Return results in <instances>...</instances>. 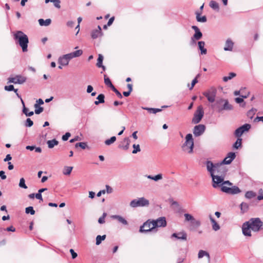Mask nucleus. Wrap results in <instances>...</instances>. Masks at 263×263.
<instances>
[{"instance_id": "1", "label": "nucleus", "mask_w": 263, "mask_h": 263, "mask_svg": "<svg viewBox=\"0 0 263 263\" xmlns=\"http://www.w3.org/2000/svg\"><path fill=\"white\" fill-rule=\"evenodd\" d=\"M207 171L210 174L213 182V187L216 188L219 186L224 179L226 171L220 163H213L211 161L205 162Z\"/></svg>"}, {"instance_id": "2", "label": "nucleus", "mask_w": 263, "mask_h": 263, "mask_svg": "<svg viewBox=\"0 0 263 263\" xmlns=\"http://www.w3.org/2000/svg\"><path fill=\"white\" fill-rule=\"evenodd\" d=\"M193 135L191 133H188L184 137V142L181 146L182 150L185 153L192 154L193 153Z\"/></svg>"}, {"instance_id": "3", "label": "nucleus", "mask_w": 263, "mask_h": 263, "mask_svg": "<svg viewBox=\"0 0 263 263\" xmlns=\"http://www.w3.org/2000/svg\"><path fill=\"white\" fill-rule=\"evenodd\" d=\"M14 39L17 41L24 52L28 51V37L26 34L21 31H17L14 34Z\"/></svg>"}, {"instance_id": "4", "label": "nucleus", "mask_w": 263, "mask_h": 263, "mask_svg": "<svg viewBox=\"0 0 263 263\" xmlns=\"http://www.w3.org/2000/svg\"><path fill=\"white\" fill-rule=\"evenodd\" d=\"M221 185L222 192L229 194H237L241 192L240 190L236 186H233L232 183L229 181H223L219 185Z\"/></svg>"}, {"instance_id": "5", "label": "nucleus", "mask_w": 263, "mask_h": 263, "mask_svg": "<svg viewBox=\"0 0 263 263\" xmlns=\"http://www.w3.org/2000/svg\"><path fill=\"white\" fill-rule=\"evenodd\" d=\"M214 106L218 112H221L223 110H232L233 109L232 105L229 103V101L222 98L217 99Z\"/></svg>"}, {"instance_id": "6", "label": "nucleus", "mask_w": 263, "mask_h": 263, "mask_svg": "<svg viewBox=\"0 0 263 263\" xmlns=\"http://www.w3.org/2000/svg\"><path fill=\"white\" fill-rule=\"evenodd\" d=\"M149 205V201L145 197H140L132 200L129 205L132 208L147 207Z\"/></svg>"}, {"instance_id": "7", "label": "nucleus", "mask_w": 263, "mask_h": 263, "mask_svg": "<svg viewBox=\"0 0 263 263\" xmlns=\"http://www.w3.org/2000/svg\"><path fill=\"white\" fill-rule=\"evenodd\" d=\"M250 223V226L251 228V230L254 232H258L262 226V222L259 218H252L248 221Z\"/></svg>"}, {"instance_id": "8", "label": "nucleus", "mask_w": 263, "mask_h": 263, "mask_svg": "<svg viewBox=\"0 0 263 263\" xmlns=\"http://www.w3.org/2000/svg\"><path fill=\"white\" fill-rule=\"evenodd\" d=\"M217 93V90L214 87H211L203 92L208 101L210 103H213L215 101V98Z\"/></svg>"}, {"instance_id": "9", "label": "nucleus", "mask_w": 263, "mask_h": 263, "mask_svg": "<svg viewBox=\"0 0 263 263\" xmlns=\"http://www.w3.org/2000/svg\"><path fill=\"white\" fill-rule=\"evenodd\" d=\"M153 221L151 220H148L145 222L140 227L139 231L141 233L148 232L152 231L155 230V228H153Z\"/></svg>"}, {"instance_id": "10", "label": "nucleus", "mask_w": 263, "mask_h": 263, "mask_svg": "<svg viewBox=\"0 0 263 263\" xmlns=\"http://www.w3.org/2000/svg\"><path fill=\"white\" fill-rule=\"evenodd\" d=\"M203 110L202 106H199L197 110L195 112L194 116L192 119V122L194 123H199L203 116Z\"/></svg>"}, {"instance_id": "11", "label": "nucleus", "mask_w": 263, "mask_h": 263, "mask_svg": "<svg viewBox=\"0 0 263 263\" xmlns=\"http://www.w3.org/2000/svg\"><path fill=\"white\" fill-rule=\"evenodd\" d=\"M27 80L26 77L18 74L14 77H10L8 79L9 83H12L14 84H22L25 83Z\"/></svg>"}, {"instance_id": "12", "label": "nucleus", "mask_w": 263, "mask_h": 263, "mask_svg": "<svg viewBox=\"0 0 263 263\" xmlns=\"http://www.w3.org/2000/svg\"><path fill=\"white\" fill-rule=\"evenodd\" d=\"M153 223V228L155 229L157 228L165 227L167 223L164 217H161L156 220H152Z\"/></svg>"}, {"instance_id": "13", "label": "nucleus", "mask_w": 263, "mask_h": 263, "mask_svg": "<svg viewBox=\"0 0 263 263\" xmlns=\"http://www.w3.org/2000/svg\"><path fill=\"white\" fill-rule=\"evenodd\" d=\"M185 220L186 221H191V224L196 227H198L200 226V222L199 220L195 219L194 217L188 213H185L184 215Z\"/></svg>"}, {"instance_id": "14", "label": "nucleus", "mask_w": 263, "mask_h": 263, "mask_svg": "<svg viewBox=\"0 0 263 263\" xmlns=\"http://www.w3.org/2000/svg\"><path fill=\"white\" fill-rule=\"evenodd\" d=\"M251 228L250 226V223L248 221L245 222L242 226V233L245 236H251Z\"/></svg>"}, {"instance_id": "15", "label": "nucleus", "mask_w": 263, "mask_h": 263, "mask_svg": "<svg viewBox=\"0 0 263 263\" xmlns=\"http://www.w3.org/2000/svg\"><path fill=\"white\" fill-rule=\"evenodd\" d=\"M236 155L235 153L230 152L228 153L227 156L223 159L222 162L220 163L222 164H229L232 161L235 159Z\"/></svg>"}, {"instance_id": "16", "label": "nucleus", "mask_w": 263, "mask_h": 263, "mask_svg": "<svg viewBox=\"0 0 263 263\" xmlns=\"http://www.w3.org/2000/svg\"><path fill=\"white\" fill-rule=\"evenodd\" d=\"M176 238L177 239L186 240L187 238L186 234L184 232H181L178 233H173L171 235V238Z\"/></svg>"}, {"instance_id": "17", "label": "nucleus", "mask_w": 263, "mask_h": 263, "mask_svg": "<svg viewBox=\"0 0 263 263\" xmlns=\"http://www.w3.org/2000/svg\"><path fill=\"white\" fill-rule=\"evenodd\" d=\"M129 138H126L121 142L119 147L124 150H127L129 147Z\"/></svg>"}, {"instance_id": "18", "label": "nucleus", "mask_w": 263, "mask_h": 263, "mask_svg": "<svg viewBox=\"0 0 263 263\" xmlns=\"http://www.w3.org/2000/svg\"><path fill=\"white\" fill-rule=\"evenodd\" d=\"M102 35V30L100 26H98L97 29L93 30L91 33V36L93 39H96Z\"/></svg>"}, {"instance_id": "19", "label": "nucleus", "mask_w": 263, "mask_h": 263, "mask_svg": "<svg viewBox=\"0 0 263 263\" xmlns=\"http://www.w3.org/2000/svg\"><path fill=\"white\" fill-rule=\"evenodd\" d=\"M16 96L18 98H19L21 100V103L23 105V112L24 114H25L26 115V116H31L33 115V111H30L29 113H27V110H28V108H27L26 107H25V103H24V102L23 101V100L22 99V98H21V96L18 93H16Z\"/></svg>"}, {"instance_id": "20", "label": "nucleus", "mask_w": 263, "mask_h": 263, "mask_svg": "<svg viewBox=\"0 0 263 263\" xmlns=\"http://www.w3.org/2000/svg\"><path fill=\"white\" fill-rule=\"evenodd\" d=\"M233 46L234 43L231 39H229L227 40L226 42L224 50L225 51H232L233 48Z\"/></svg>"}, {"instance_id": "21", "label": "nucleus", "mask_w": 263, "mask_h": 263, "mask_svg": "<svg viewBox=\"0 0 263 263\" xmlns=\"http://www.w3.org/2000/svg\"><path fill=\"white\" fill-rule=\"evenodd\" d=\"M243 133H235V136L236 137L239 138L241 136ZM241 145V139L238 138L237 141L235 142V143L234 144V147L237 149L239 147H240Z\"/></svg>"}, {"instance_id": "22", "label": "nucleus", "mask_w": 263, "mask_h": 263, "mask_svg": "<svg viewBox=\"0 0 263 263\" xmlns=\"http://www.w3.org/2000/svg\"><path fill=\"white\" fill-rule=\"evenodd\" d=\"M111 217L112 219H117L119 222L121 223L124 225H127L128 224L127 220L121 216L115 215H112Z\"/></svg>"}, {"instance_id": "23", "label": "nucleus", "mask_w": 263, "mask_h": 263, "mask_svg": "<svg viewBox=\"0 0 263 263\" xmlns=\"http://www.w3.org/2000/svg\"><path fill=\"white\" fill-rule=\"evenodd\" d=\"M198 48L200 50L201 54H206L207 53V50L204 48L205 43L203 41H199L198 42Z\"/></svg>"}, {"instance_id": "24", "label": "nucleus", "mask_w": 263, "mask_h": 263, "mask_svg": "<svg viewBox=\"0 0 263 263\" xmlns=\"http://www.w3.org/2000/svg\"><path fill=\"white\" fill-rule=\"evenodd\" d=\"M203 257H206L209 261L210 260V256L209 253L204 250H201L199 251L198 254V258L201 259Z\"/></svg>"}, {"instance_id": "25", "label": "nucleus", "mask_w": 263, "mask_h": 263, "mask_svg": "<svg viewBox=\"0 0 263 263\" xmlns=\"http://www.w3.org/2000/svg\"><path fill=\"white\" fill-rule=\"evenodd\" d=\"M251 127L250 124L246 123L237 128L235 132H248L251 128Z\"/></svg>"}, {"instance_id": "26", "label": "nucleus", "mask_w": 263, "mask_h": 263, "mask_svg": "<svg viewBox=\"0 0 263 263\" xmlns=\"http://www.w3.org/2000/svg\"><path fill=\"white\" fill-rule=\"evenodd\" d=\"M51 22V20L50 18L46 19V20H44L42 18H40L39 20V23L40 26H49Z\"/></svg>"}, {"instance_id": "27", "label": "nucleus", "mask_w": 263, "mask_h": 263, "mask_svg": "<svg viewBox=\"0 0 263 263\" xmlns=\"http://www.w3.org/2000/svg\"><path fill=\"white\" fill-rule=\"evenodd\" d=\"M210 221L212 224V229L215 231H217L220 229V226L217 222L214 220V219L210 217Z\"/></svg>"}, {"instance_id": "28", "label": "nucleus", "mask_w": 263, "mask_h": 263, "mask_svg": "<svg viewBox=\"0 0 263 263\" xmlns=\"http://www.w3.org/2000/svg\"><path fill=\"white\" fill-rule=\"evenodd\" d=\"M209 6L214 10L218 11L219 10V4L216 1H211L209 3Z\"/></svg>"}, {"instance_id": "29", "label": "nucleus", "mask_w": 263, "mask_h": 263, "mask_svg": "<svg viewBox=\"0 0 263 263\" xmlns=\"http://www.w3.org/2000/svg\"><path fill=\"white\" fill-rule=\"evenodd\" d=\"M58 62L62 66H66L69 63V61L64 57V55L60 57L59 58Z\"/></svg>"}, {"instance_id": "30", "label": "nucleus", "mask_w": 263, "mask_h": 263, "mask_svg": "<svg viewBox=\"0 0 263 263\" xmlns=\"http://www.w3.org/2000/svg\"><path fill=\"white\" fill-rule=\"evenodd\" d=\"M59 143V142L55 139H52L51 140H48L47 142V144L48 145V147L49 148H52L54 146L57 145Z\"/></svg>"}, {"instance_id": "31", "label": "nucleus", "mask_w": 263, "mask_h": 263, "mask_svg": "<svg viewBox=\"0 0 263 263\" xmlns=\"http://www.w3.org/2000/svg\"><path fill=\"white\" fill-rule=\"evenodd\" d=\"M73 169L72 166H65L63 168V174L64 175H69Z\"/></svg>"}, {"instance_id": "32", "label": "nucleus", "mask_w": 263, "mask_h": 263, "mask_svg": "<svg viewBox=\"0 0 263 263\" xmlns=\"http://www.w3.org/2000/svg\"><path fill=\"white\" fill-rule=\"evenodd\" d=\"M147 178L148 179L153 180L155 181H157L161 180L162 179V175L161 174H159L155 176L148 175V176H147Z\"/></svg>"}, {"instance_id": "33", "label": "nucleus", "mask_w": 263, "mask_h": 263, "mask_svg": "<svg viewBox=\"0 0 263 263\" xmlns=\"http://www.w3.org/2000/svg\"><path fill=\"white\" fill-rule=\"evenodd\" d=\"M205 129V127L204 125L199 124L194 127L193 132H204Z\"/></svg>"}, {"instance_id": "34", "label": "nucleus", "mask_w": 263, "mask_h": 263, "mask_svg": "<svg viewBox=\"0 0 263 263\" xmlns=\"http://www.w3.org/2000/svg\"><path fill=\"white\" fill-rule=\"evenodd\" d=\"M104 98L105 96L103 94H100L97 97V99L98 100V101H96L95 102V104L96 105H98L99 103H103L104 102Z\"/></svg>"}, {"instance_id": "35", "label": "nucleus", "mask_w": 263, "mask_h": 263, "mask_svg": "<svg viewBox=\"0 0 263 263\" xmlns=\"http://www.w3.org/2000/svg\"><path fill=\"white\" fill-rule=\"evenodd\" d=\"M196 20L198 22L202 23H205L207 21L206 17L205 15L201 16L198 13H196Z\"/></svg>"}, {"instance_id": "36", "label": "nucleus", "mask_w": 263, "mask_h": 263, "mask_svg": "<svg viewBox=\"0 0 263 263\" xmlns=\"http://www.w3.org/2000/svg\"><path fill=\"white\" fill-rule=\"evenodd\" d=\"M104 83L106 85L111 88L114 86L112 85L110 80L109 78L107 77L106 75H104Z\"/></svg>"}, {"instance_id": "37", "label": "nucleus", "mask_w": 263, "mask_h": 263, "mask_svg": "<svg viewBox=\"0 0 263 263\" xmlns=\"http://www.w3.org/2000/svg\"><path fill=\"white\" fill-rule=\"evenodd\" d=\"M236 76V73L234 72H230L228 76H226L223 78V81L224 82H227L229 80H231L232 78L235 77Z\"/></svg>"}, {"instance_id": "38", "label": "nucleus", "mask_w": 263, "mask_h": 263, "mask_svg": "<svg viewBox=\"0 0 263 263\" xmlns=\"http://www.w3.org/2000/svg\"><path fill=\"white\" fill-rule=\"evenodd\" d=\"M103 60V56L102 54H99V56H98V60H97V63L96 64V65L98 67L100 68V67H101V66H103V64H102Z\"/></svg>"}, {"instance_id": "39", "label": "nucleus", "mask_w": 263, "mask_h": 263, "mask_svg": "<svg viewBox=\"0 0 263 263\" xmlns=\"http://www.w3.org/2000/svg\"><path fill=\"white\" fill-rule=\"evenodd\" d=\"M105 238H106L105 235H104L102 236L98 235L96 237V245H99L103 240H105Z\"/></svg>"}, {"instance_id": "40", "label": "nucleus", "mask_w": 263, "mask_h": 263, "mask_svg": "<svg viewBox=\"0 0 263 263\" xmlns=\"http://www.w3.org/2000/svg\"><path fill=\"white\" fill-rule=\"evenodd\" d=\"M256 196V193L253 191H248L246 193L245 197L248 199H251Z\"/></svg>"}, {"instance_id": "41", "label": "nucleus", "mask_w": 263, "mask_h": 263, "mask_svg": "<svg viewBox=\"0 0 263 263\" xmlns=\"http://www.w3.org/2000/svg\"><path fill=\"white\" fill-rule=\"evenodd\" d=\"M34 106L35 108L34 112L36 114H40L43 111V108L40 107L38 104H35Z\"/></svg>"}, {"instance_id": "42", "label": "nucleus", "mask_w": 263, "mask_h": 263, "mask_svg": "<svg viewBox=\"0 0 263 263\" xmlns=\"http://www.w3.org/2000/svg\"><path fill=\"white\" fill-rule=\"evenodd\" d=\"M116 140V137L115 136L111 137L110 139H107L105 141V144L107 145H109L114 143Z\"/></svg>"}, {"instance_id": "43", "label": "nucleus", "mask_w": 263, "mask_h": 263, "mask_svg": "<svg viewBox=\"0 0 263 263\" xmlns=\"http://www.w3.org/2000/svg\"><path fill=\"white\" fill-rule=\"evenodd\" d=\"M71 53L73 58H77L80 57L83 54V51L82 50L80 49L74 52H72Z\"/></svg>"}, {"instance_id": "44", "label": "nucleus", "mask_w": 263, "mask_h": 263, "mask_svg": "<svg viewBox=\"0 0 263 263\" xmlns=\"http://www.w3.org/2000/svg\"><path fill=\"white\" fill-rule=\"evenodd\" d=\"M19 186L21 188H23L24 189H27V186L25 184V180L24 178H22L20 179L19 182Z\"/></svg>"}, {"instance_id": "45", "label": "nucleus", "mask_w": 263, "mask_h": 263, "mask_svg": "<svg viewBox=\"0 0 263 263\" xmlns=\"http://www.w3.org/2000/svg\"><path fill=\"white\" fill-rule=\"evenodd\" d=\"M4 88H5V90L9 91H14L16 93H17V89H14V86L12 85H10L9 86H5Z\"/></svg>"}, {"instance_id": "46", "label": "nucleus", "mask_w": 263, "mask_h": 263, "mask_svg": "<svg viewBox=\"0 0 263 263\" xmlns=\"http://www.w3.org/2000/svg\"><path fill=\"white\" fill-rule=\"evenodd\" d=\"M193 38L196 39L197 40H200L202 36V32L199 30L197 32H195V34L193 35Z\"/></svg>"}, {"instance_id": "47", "label": "nucleus", "mask_w": 263, "mask_h": 263, "mask_svg": "<svg viewBox=\"0 0 263 263\" xmlns=\"http://www.w3.org/2000/svg\"><path fill=\"white\" fill-rule=\"evenodd\" d=\"M25 212L27 214H30L31 215H34L35 214V211L33 210L32 206H28L25 209Z\"/></svg>"}, {"instance_id": "48", "label": "nucleus", "mask_w": 263, "mask_h": 263, "mask_svg": "<svg viewBox=\"0 0 263 263\" xmlns=\"http://www.w3.org/2000/svg\"><path fill=\"white\" fill-rule=\"evenodd\" d=\"M133 147L134 148V150L132 152L133 154H136V153H137L138 152H139L141 151L140 148V146H139V144H134L133 145Z\"/></svg>"}, {"instance_id": "49", "label": "nucleus", "mask_w": 263, "mask_h": 263, "mask_svg": "<svg viewBox=\"0 0 263 263\" xmlns=\"http://www.w3.org/2000/svg\"><path fill=\"white\" fill-rule=\"evenodd\" d=\"M246 90L245 88L241 89V94L240 95V96L242 98H247L250 93L249 91H247L246 92H245V90Z\"/></svg>"}, {"instance_id": "50", "label": "nucleus", "mask_w": 263, "mask_h": 263, "mask_svg": "<svg viewBox=\"0 0 263 263\" xmlns=\"http://www.w3.org/2000/svg\"><path fill=\"white\" fill-rule=\"evenodd\" d=\"M76 147H78V146L80 147L82 149H84L87 147V144L85 142H79L77 143L75 145Z\"/></svg>"}, {"instance_id": "51", "label": "nucleus", "mask_w": 263, "mask_h": 263, "mask_svg": "<svg viewBox=\"0 0 263 263\" xmlns=\"http://www.w3.org/2000/svg\"><path fill=\"white\" fill-rule=\"evenodd\" d=\"M107 215L106 213H104L102 216L99 218L98 222L100 224L104 223L105 222V218Z\"/></svg>"}, {"instance_id": "52", "label": "nucleus", "mask_w": 263, "mask_h": 263, "mask_svg": "<svg viewBox=\"0 0 263 263\" xmlns=\"http://www.w3.org/2000/svg\"><path fill=\"white\" fill-rule=\"evenodd\" d=\"M146 109L148 110L150 113H152V114H156L158 112L161 111V109H158V108H146Z\"/></svg>"}, {"instance_id": "53", "label": "nucleus", "mask_w": 263, "mask_h": 263, "mask_svg": "<svg viewBox=\"0 0 263 263\" xmlns=\"http://www.w3.org/2000/svg\"><path fill=\"white\" fill-rule=\"evenodd\" d=\"M33 124V121L30 119L27 118L26 122H25V126L27 127H31Z\"/></svg>"}, {"instance_id": "54", "label": "nucleus", "mask_w": 263, "mask_h": 263, "mask_svg": "<svg viewBox=\"0 0 263 263\" xmlns=\"http://www.w3.org/2000/svg\"><path fill=\"white\" fill-rule=\"evenodd\" d=\"M111 89L116 93L119 98H122L121 93L115 87V86L112 87Z\"/></svg>"}, {"instance_id": "55", "label": "nucleus", "mask_w": 263, "mask_h": 263, "mask_svg": "<svg viewBox=\"0 0 263 263\" xmlns=\"http://www.w3.org/2000/svg\"><path fill=\"white\" fill-rule=\"evenodd\" d=\"M54 4V6L57 8H60L61 7V6H60V0H53V2H52Z\"/></svg>"}, {"instance_id": "56", "label": "nucleus", "mask_w": 263, "mask_h": 263, "mask_svg": "<svg viewBox=\"0 0 263 263\" xmlns=\"http://www.w3.org/2000/svg\"><path fill=\"white\" fill-rule=\"evenodd\" d=\"M63 55L69 62L71 59L73 58L71 52Z\"/></svg>"}, {"instance_id": "57", "label": "nucleus", "mask_w": 263, "mask_h": 263, "mask_svg": "<svg viewBox=\"0 0 263 263\" xmlns=\"http://www.w3.org/2000/svg\"><path fill=\"white\" fill-rule=\"evenodd\" d=\"M70 133H66V134L63 136L62 140L63 141H66L68 139V138L70 137Z\"/></svg>"}, {"instance_id": "58", "label": "nucleus", "mask_w": 263, "mask_h": 263, "mask_svg": "<svg viewBox=\"0 0 263 263\" xmlns=\"http://www.w3.org/2000/svg\"><path fill=\"white\" fill-rule=\"evenodd\" d=\"M106 192L108 194H110V193H111L112 192V189L110 186H109L108 185H106Z\"/></svg>"}, {"instance_id": "59", "label": "nucleus", "mask_w": 263, "mask_h": 263, "mask_svg": "<svg viewBox=\"0 0 263 263\" xmlns=\"http://www.w3.org/2000/svg\"><path fill=\"white\" fill-rule=\"evenodd\" d=\"M198 82V80H197V77H196L193 80L191 84V86L190 87V89L191 90L193 89L195 85Z\"/></svg>"}, {"instance_id": "60", "label": "nucleus", "mask_w": 263, "mask_h": 263, "mask_svg": "<svg viewBox=\"0 0 263 263\" xmlns=\"http://www.w3.org/2000/svg\"><path fill=\"white\" fill-rule=\"evenodd\" d=\"M35 197L36 199L40 200V201H43V198L42 196V194L38 192L37 193L35 194Z\"/></svg>"}, {"instance_id": "61", "label": "nucleus", "mask_w": 263, "mask_h": 263, "mask_svg": "<svg viewBox=\"0 0 263 263\" xmlns=\"http://www.w3.org/2000/svg\"><path fill=\"white\" fill-rule=\"evenodd\" d=\"M70 252L71 254L72 258L73 259H74L77 257V256H78L77 253H76L73 249H71L70 250Z\"/></svg>"}, {"instance_id": "62", "label": "nucleus", "mask_w": 263, "mask_h": 263, "mask_svg": "<svg viewBox=\"0 0 263 263\" xmlns=\"http://www.w3.org/2000/svg\"><path fill=\"white\" fill-rule=\"evenodd\" d=\"M0 177L2 178V179L4 180L6 179V176L5 174V172L3 171H0Z\"/></svg>"}, {"instance_id": "63", "label": "nucleus", "mask_w": 263, "mask_h": 263, "mask_svg": "<svg viewBox=\"0 0 263 263\" xmlns=\"http://www.w3.org/2000/svg\"><path fill=\"white\" fill-rule=\"evenodd\" d=\"M74 22L72 21H69L67 22V26L69 27H73Z\"/></svg>"}, {"instance_id": "64", "label": "nucleus", "mask_w": 263, "mask_h": 263, "mask_svg": "<svg viewBox=\"0 0 263 263\" xmlns=\"http://www.w3.org/2000/svg\"><path fill=\"white\" fill-rule=\"evenodd\" d=\"M254 121L255 122L261 121L262 122H263V116H260V117L257 116L254 119Z\"/></svg>"}]
</instances>
